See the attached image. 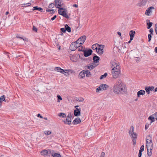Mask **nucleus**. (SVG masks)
Segmentation results:
<instances>
[{"label": "nucleus", "instance_id": "9d476101", "mask_svg": "<svg viewBox=\"0 0 157 157\" xmlns=\"http://www.w3.org/2000/svg\"><path fill=\"white\" fill-rule=\"evenodd\" d=\"M58 9V12L62 16L63 15V13H66L67 11V10L66 9L60 7Z\"/></svg>", "mask_w": 157, "mask_h": 157}, {"label": "nucleus", "instance_id": "c756f323", "mask_svg": "<svg viewBox=\"0 0 157 157\" xmlns=\"http://www.w3.org/2000/svg\"><path fill=\"white\" fill-rule=\"evenodd\" d=\"M83 52L84 53L83 55L85 57L88 56V49L85 50Z\"/></svg>", "mask_w": 157, "mask_h": 157}, {"label": "nucleus", "instance_id": "0eeeda50", "mask_svg": "<svg viewBox=\"0 0 157 157\" xmlns=\"http://www.w3.org/2000/svg\"><path fill=\"white\" fill-rule=\"evenodd\" d=\"M98 46L97 50L96 51L98 54L101 55L103 53V49L105 46L103 45L99 44Z\"/></svg>", "mask_w": 157, "mask_h": 157}, {"label": "nucleus", "instance_id": "49530a36", "mask_svg": "<svg viewBox=\"0 0 157 157\" xmlns=\"http://www.w3.org/2000/svg\"><path fill=\"white\" fill-rule=\"evenodd\" d=\"M54 4L53 3H51L49 5L48 7L49 8H52L54 7Z\"/></svg>", "mask_w": 157, "mask_h": 157}, {"label": "nucleus", "instance_id": "4c0bfd02", "mask_svg": "<svg viewBox=\"0 0 157 157\" xmlns=\"http://www.w3.org/2000/svg\"><path fill=\"white\" fill-rule=\"evenodd\" d=\"M59 115V117H66V115L64 113H60Z\"/></svg>", "mask_w": 157, "mask_h": 157}, {"label": "nucleus", "instance_id": "864d4df0", "mask_svg": "<svg viewBox=\"0 0 157 157\" xmlns=\"http://www.w3.org/2000/svg\"><path fill=\"white\" fill-rule=\"evenodd\" d=\"M149 126V124L147 123L145 125V129L146 130L148 128Z\"/></svg>", "mask_w": 157, "mask_h": 157}, {"label": "nucleus", "instance_id": "4468645a", "mask_svg": "<svg viewBox=\"0 0 157 157\" xmlns=\"http://www.w3.org/2000/svg\"><path fill=\"white\" fill-rule=\"evenodd\" d=\"M81 109L79 108V109H75L74 111V114L75 116H79L81 114Z\"/></svg>", "mask_w": 157, "mask_h": 157}, {"label": "nucleus", "instance_id": "39448f33", "mask_svg": "<svg viewBox=\"0 0 157 157\" xmlns=\"http://www.w3.org/2000/svg\"><path fill=\"white\" fill-rule=\"evenodd\" d=\"M85 75L86 77H88V70H86L82 71L79 74L78 77L80 78H83Z\"/></svg>", "mask_w": 157, "mask_h": 157}, {"label": "nucleus", "instance_id": "58836bf2", "mask_svg": "<svg viewBox=\"0 0 157 157\" xmlns=\"http://www.w3.org/2000/svg\"><path fill=\"white\" fill-rule=\"evenodd\" d=\"M85 50L83 47L81 46L78 48V51H82L83 52Z\"/></svg>", "mask_w": 157, "mask_h": 157}, {"label": "nucleus", "instance_id": "f03ea898", "mask_svg": "<svg viewBox=\"0 0 157 157\" xmlns=\"http://www.w3.org/2000/svg\"><path fill=\"white\" fill-rule=\"evenodd\" d=\"M115 62V61H114L111 62L112 66H114L112 69L111 72L113 78H118L121 71L119 65L118 64L116 65Z\"/></svg>", "mask_w": 157, "mask_h": 157}, {"label": "nucleus", "instance_id": "8fccbe9b", "mask_svg": "<svg viewBox=\"0 0 157 157\" xmlns=\"http://www.w3.org/2000/svg\"><path fill=\"white\" fill-rule=\"evenodd\" d=\"M149 32L150 33V34L152 35L153 34V29L152 28H151L149 30Z\"/></svg>", "mask_w": 157, "mask_h": 157}, {"label": "nucleus", "instance_id": "bb28decb", "mask_svg": "<svg viewBox=\"0 0 157 157\" xmlns=\"http://www.w3.org/2000/svg\"><path fill=\"white\" fill-rule=\"evenodd\" d=\"M16 36L17 38H20L21 39H22L24 41H28V39L27 38H23L22 37L20 36L18 34H17L16 35Z\"/></svg>", "mask_w": 157, "mask_h": 157}, {"label": "nucleus", "instance_id": "f3484780", "mask_svg": "<svg viewBox=\"0 0 157 157\" xmlns=\"http://www.w3.org/2000/svg\"><path fill=\"white\" fill-rule=\"evenodd\" d=\"M146 146L147 149V150H152L153 148V143H146Z\"/></svg>", "mask_w": 157, "mask_h": 157}, {"label": "nucleus", "instance_id": "4be33fe9", "mask_svg": "<svg viewBox=\"0 0 157 157\" xmlns=\"http://www.w3.org/2000/svg\"><path fill=\"white\" fill-rule=\"evenodd\" d=\"M81 122V121L79 117L76 118L73 121V123L75 124H77Z\"/></svg>", "mask_w": 157, "mask_h": 157}, {"label": "nucleus", "instance_id": "f704fd0d", "mask_svg": "<svg viewBox=\"0 0 157 157\" xmlns=\"http://www.w3.org/2000/svg\"><path fill=\"white\" fill-rule=\"evenodd\" d=\"M75 42L76 47L77 48H78L79 47H80L81 45L82 44H81V43H78V42H76V41Z\"/></svg>", "mask_w": 157, "mask_h": 157}, {"label": "nucleus", "instance_id": "473e14b6", "mask_svg": "<svg viewBox=\"0 0 157 157\" xmlns=\"http://www.w3.org/2000/svg\"><path fill=\"white\" fill-rule=\"evenodd\" d=\"M84 99L82 97L76 98V101L79 102L82 101L84 100Z\"/></svg>", "mask_w": 157, "mask_h": 157}, {"label": "nucleus", "instance_id": "393cba45", "mask_svg": "<svg viewBox=\"0 0 157 157\" xmlns=\"http://www.w3.org/2000/svg\"><path fill=\"white\" fill-rule=\"evenodd\" d=\"M65 28L66 31H67L69 33L71 32V28L68 25L66 24L65 25Z\"/></svg>", "mask_w": 157, "mask_h": 157}, {"label": "nucleus", "instance_id": "72a5a7b5", "mask_svg": "<svg viewBox=\"0 0 157 157\" xmlns=\"http://www.w3.org/2000/svg\"><path fill=\"white\" fill-rule=\"evenodd\" d=\"M53 157H61L60 155L59 154L56 153L55 152L53 155Z\"/></svg>", "mask_w": 157, "mask_h": 157}, {"label": "nucleus", "instance_id": "9b49d317", "mask_svg": "<svg viewBox=\"0 0 157 157\" xmlns=\"http://www.w3.org/2000/svg\"><path fill=\"white\" fill-rule=\"evenodd\" d=\"M154 9V7L153 6H151L148 8L147 9L145 12V15L147 16H150V13L152 12V10Z\"/></svg>", "mask_w": 157, "mask_h": 157}, {"label": "nucleus", "instance_id": "cd10ccee", "mask_svg": "<svg viewBox=\"0 0 157 157\" xmlns=\"http://www.w3.org/2000/svg\"><path fill=\"white\" fill-rule=\"evenodd\" d=\"M54 69L55 71H57L60 72L61 73H62V71H63V69L59 67H55Z\"/></svg>", "mask_w": 157, "mask_h": 157}, {"label": "nucleus", "instance_id": "423d86ee", "mask_svg": "<svg viewBox=\"0 0 157 157\" xmlns=\"http://www.w3.org/2000/svg\"><path fill=\"white\" fill-rule=\"evenodd\" d=\"M133 131L134 127L132 125L131 127L130 130L129 131V134L132 139L136 138L137 135L136 133L134 132Z\"/></svg>", "mask_w": 157, "mask_h": 157}, {"label": "nucleus", "instance_id": "6e6552de", "mask_svg": "<svg viewBox=\"0 0 157 157\" xmlns=\"http://www.w3.org/2000/svg\"><path fill=\"white\" fill-rule=\"evenodd\" d=\"M71 113H69L68 115L67 116L66 120L64 121H63L65 124L70 125L71 122Z\"/></svg>", "mask_w": 157, "mask_h": 157}, {"label": "nucleus", "instance_id": "f257e3e1", "mask_svg": "<svg viewBox=\"0 0 157 157\" xmlns=\"http://www.w3.org/2000/svg\"><path fill=\"white\" fill-rule=\"evenodd\" d=\"M113 90L115 93L119 94L125 92L126 89L125 86L122 85L121 80L118 79L114 84Z\"/></svg>", "mask_w": 157, "mask_h": 157}, {"label": "nucleus", "instance_id": "4d7b16f0", "mask_svg": "<svg viewBox=\"0 0 157 157\" xmlns=\"http://www.w3.org/2000/svg\"><path fill=\"white\" fill-rule=\"evenodd\" d=\"M155 31L156 34L157 35V24H156L155 25Z\"/></svg>", "mask_w": 157, "mask_h": 157}, {"label": "nucleus", "instance_id": "2f4dec72", "mask_svg": "<svg viewBox=\"0 0 157 157\" xmlns=\"http://www.w3.org/2000/svg\"><path fill=\"white\" fill-rule=\"evenodd\" d=\"M108 74L107 73H105L103 75H101L100 77V79H103L105 78L107 75Z\"/></svg>", "mask_w": 157, "mask_h": 157}, {"label": "nucleus", "instance_id": "603ef678", "mask_svg": "<svg viewBox=\"0 0 157 157\" xmlns=\"http://www.w3.org/2000/svg\"><path fill=\"white\" fill-rule=\"evenodd\" d=\"M46 11L47 12H51V11H52V13H53V12H54V10H50V9H47L46 10Z\"/></svg>", "mask_w": 157, "mask_h": 157}, {"label": "nucleus", "instance_id": "c85d7f7f", "mask_svg": "<svg viewBox=\"0 0 157 157\" xmlns=\"http://www.w3.org/2000/svg\"><path fill=\"white\" fill-rule=\"evenodd\" d=\"M99 44L97 43L95 44H94L92 45V48L93 50H97V47H98V45Z\"/></svg>", "mask_w": 157, "mask_h": 157}, {"label": "nucleus", "instance_id": "09e8293b", "mask_svg": "<svg viewBox=\"0 0 157 157\" xmlns=\"http://www.w3.org/2000/svg\"><path fill=\"white\" fill-rule=\"evenodd\" d=\"M23 5H24L26 7H28L30 6L31 3H24Z\"/></svg>", "mask_w": 157, "mask_h": 157}, {"label": "nucleus", "instance_id": "ddd939ff", "mask_svg": "<svg viewBox=\"0 0 157 157\" xmlns=\"http://www.w3.org/2000/svg\"><path fill=\"white\" fill-rule=\"evenodd\" d=\"M154 87L153 86L147 87L146 86L145 87V89L146 90V92L148 94H149L150 93V91H152L154 89Z\"/></svg>", "mask_w": 157, "mask_h": 157}, {"label": "nucleus", "instance_id": "dca6fc26", "mask_svg": "<svg viewBox=\"0 0 157 157\" xmlns=\"http://www.w3.org/2000/svg\"><path fill=\"white\" fill-rule=\"evenodd\" d=\"M98 65L99 63H92L89 65V69L92 70L97 66Z\"/></svg>", "mask_w": 157, "mask_h": 157}, {"label": "nucleus", "instance_id": "b1692460", "mask_svg": "<svg viewBox=\"0 0 157 157\" xmlns=\"http://www.w3.org/2000/svg\"><path fill=\"white\" fill-rule=\"evenodd\" d=\"M48 152V150L45 149L42 150L40 151L41 154L44 156H47Z\"/></svg>", "mask_w": 157, "mask_h": 157}, {"label": "nucleus", "instance_id": "ea45409f", "mask_svg": "<svg viewBox=\"0 0 157 157\" xmlns=\"http://www.w3.org/2000/svg\"><path fill=\"white\" fill-rule=\"evenodd\" d=\"M44 133L45 135H48L51 133V132L49 131H46L44 132Z\"/></svg>", "mask_w": 157, "mask_h": 157}, {"label": "nucleus", "instance_id": "c9c22d12", "mask_svg": "<svg viewBox=\"0 0 157 157\" xmlns=\"http://www.w3.org/2000/svg\"><path fill=\"white\" fill-rule=\"evenodd\" d=\"M59 1H60V0H55V6L57 8H60V7L57 6V4L58 3H59Z\"/></svg>", "mask_w": 157, "mask_h": 157}, {"label": "nucleus", "instance_id": "c03bdc74", "mask_svg": "<svg viewBox=\"0 0 157 157\" xmlns=\"http://www.w3.org/2000/svg\"><path fill=\"white\" fill-rule=\"evenodd\" d=\"M33 31L35 32H37V28L35 27V26H33Z\"/></svg>", "mask_w": 157, "mask_h": 157}, {"label": "nucleus", "instance_id": "69168bd1", "mask_svg": "<svg viewBox=\"0 0 157 157\" xmlns=\"http://www.w3.org/2000/svg\"><path fill=\"white\" fill-rule=\"evenodd\" d=\"M73 6L74 7H78V6L76 4H75L73 5Z\"/></svg>", "mask_w": 157, "mask_h": 157}, {"label": "nucleus", "instance_id": "a18cd8bd", "mask_svg": "<svg viewBox=\"0 0 157 157\" xmlns=\"http://www.w3.org/2000/svg\"><path fill=\"white\" fill-rule=\"evenodd\" d=\"M60 30L62 33H65L66 32V30L65 28H61Z\"/></svg>", "mask_w": 157, "mask_h": 157}, {"label": "nucleus", "instance_id": "79ce46f5", "mask_svg": "<svg viewBox=\"0 0 157 157\" xmlns=\"http://www.w3.org/2000/svg\"><path fill=\"white\" fill-rule=\"evenodd\" d=\"M5 95H3L2 96L0 97V100L1 101H4L5 100Z\"/></svg>", "mask_w": 157, "mask_h": 157}, {"label": "nucleus", "instance_id": "e2e57ef3", "mask_svg": "<svg viewBox=\"0 0 157 157\" xmlns=\"http://www.w3.org/2000/svg\"><path fill=\"white\" fill-rule=\"evenodd\" d=\"M142 152L139 151V154H138V157H141L142 156Z\"/></svg>", "mask_w": 157, "mask_h": 157}, {"label": "nucleus", "instance_id": "bf43d9fd", "mask_svg": "<svg viewBox=\"0 0 157 157\" xmlns=\"http://www.w3.org/2000/svg\"><path fill=\"white\" fill-rule=\"evenodd\" d=\"M105 155V153L104 152H102L100 156V157H104Z\"/></svg>", "mask_w": 157, "mask_h": 157}, {"label": "nucleus", "instance_id": "680f3d73", "mask_svg": "<svg viewBox=\"0 0 157 157\" xmlns=\"http://www.w3.org/2000/svg\"><path fill=\"white\" fill-rule=\"evenodd\" d=\"M153 115L154 116L155 118V119L157 120V112L154 113Z\"/></svg>", "mask_w": 157, "mask_h": 157}, {"label": "nucleus", "instance_id": "20e7f679", "mask_svg": "<svg viewBox=\"0 0 157 157\" xmlns=\"http://www.w3.org/2000/svg\"><path fill=\"white\" fill-rule=\"evenodd\" d=\"M109 87V86L106 84H101L99 87L96 89V92L98 93L106 90Z\"/></svg>", "mask_w": 157, "mask_h": 157}, {"label": "nucleus", "instance_id": "7ed1b4c3", "mask_svg": "<svg viewBox=\"0 0 157 157\" xmlns=\"http://www.w3.org/2000/svg\"><path fill=\"white\" fill-rule=\"evenodd\" d=\"M154 0H140L138 4L139 7H143L148 6V5L152 2Z\"/></svg>", "mask_w": 157, "mask_h": 157}, {"label": "nucleus", "instance_id": "774afa93", "mask_svg": "<svg viewBox=\"0 0 157 157\" xmlns=\"http://www.w3.org/2000/svg\"><path fill=\"white\" fill-rule=\"evenodd\" d=\"M155 52H156V53H157V47H156L155 48Z\"/></svg>", "mask_w": 157, "mask_h": 157}, {"label": "nucleus", "instance_id": "0e129e2a", "mask_svg": "<svg viewBox=\"0 0 157 157\" xmlns=\"http://www.w3.org/2000/svg\"><path fill=\"white\" fill-rule=\"evenodd\" d=\"M68 70H63V71H62V73H63L64 72L65 73H68L67 71Z\"/></svg>", "mask_w": 157, "mask_h": 157}, {"label": "nucleus", "instance_id": "aec40b11", "mask_svg": "<svg viewBox=\"0 0 157 157\" xmlns=\"http://www.w3.org/2000/svg\"><path fill=\"white\" fill-rule=\"evenodd\" d=\"M152 135H149L147 136L146 139V143H152Z\"/></svg>", "mask_w": 157, "mask_h": 157}, {"label": "nucleus", "instance_id": "3c124183", "mask_svg": "<svg viewBox=\"0 0 157 157\" xmlns=\"http://www.w3.org/2000/svg\"><path fill=\"white\" fill-rule=\"evenodd\" d=\"M136 138H134V139H132V142H133V145H135L136 144Z\"/></svg>", "mask_w": 157, "mask_h": 157}, {"label": "nucleus", "instance_id": "6e6d98bb", "mask_svg": "<svg viewBox=\"0 0 157 157\" xmlns=\"http://www.w3.org/2000/svg\"><path fill=\"white\" fill-rule=\"evenodd\" d=\"M57 97L58 98V99L60 100H62V98L61 96L59 95H57Z\"/></svg>", "mask_w": 157, "mask_h": 157}, {"label": "nucleus", "instance_id": "7c9ffc66", "mask_svg": "<svg viewBox=\"0 0 157 157\" xmlns=\"http://www.w3.org/2000/svg\"><path fill=\"white\" fill-rule=\"evenodd\" d=\"M152 25V23L151 22H147V28L148 29H149L151 27Z\"/></svg>", "mask_w": 157, "mask_h": 157}, {"label": "nucleus", "instance_id": "a211bd4d", "mask_svg": "<svg viewBox=\"0 0 157 157\" xmlns=\"http://www.w3.org/2000/svg\"><path fill=\"white\" fill-rule=\"evenodd\" d=\"M145 93V91L144 90H140L138 91L137 93V96L138 98L140 97L141 95H144Z\"/></svg>", "mask_w": 157, "mask_h": 157}, {"label": "nucleus", "instance_id": "1a4fd4ad", "mask_svg": "<svg viewBox=\"0 0 157 157\" xmlns=\"http://www.w3.org/2000/svg\"><path fill=\"white\" fill-rule=\"evenodd\" d=\"M86 38V37L85 36H83L79 38L76 41V42H78V43H81V44H83L85 41Z\"/></svg>", "mask_w": 157, "mask_h": 157}, {"label": "nucleus", "instance_id": "a878e982", "mask_svg": "<svg viewBox=\"0 0 157 157\" xmlns=\"http://www.w3.org/2000/svg\"><path fill=\"white\" fill-rule=\"evenodd\" d=\"M155 117L152 116V115L150 116L148 118V119L149 120L151 121L150 124H151V123L155 121Z\"/></svg>", "mask_w": 157, "mask_h": 157}, {"label": "nucleus", "instance_id": "a19ab883", "mask_svg": "<svg viewBox=\"0 0 157 157\" xmlns=\"http://www.w3.org/2000/svg\"><path fill=\"white\" fill-rule=\"evenodd\" d=\"M144 146L143 145H142L140 148V149L139 150V151L141 152H142L144 151Z\"/></svg>", "mask_w": 157, "mask_h": 157}, {"label": "nucleus", "instance_id": "13d9d810", "mask_svg": "<svg viewBox=\"0 0 157 157\" xmlns=\"http://www.w3.org/2000/svg\"><path fill=\"white\" fill-rule=\"evenodd\" d=\"M37 116L38 117H40L41 118H43V117L40 113H39L38 114H37Z\"/></svg>", "mask_w": 157, "mask_h": 157}, {"label": "nucleus", "instance_id": "5701e85b", "mask_svg": "<svg viewBox=\"0 0 157 157\" xmlns=\"http://www.w3.org/2000/svg\"><path fill=\"white\" fill-rule=\"evenodd\" d=\"M33 10H37L41 12H43V9L41 7H38L37 6H34L33 9Z\"/></svg>", "mask_w": 157, "mask_h": 157}, {"label": "nucleus", "instance_id": "052dcab7", "mask_svg": "<svg viewBox=\"0 0 157 157\" xmlns=\"http://www.w3.org/2000/svg\"><path fill=\"white\" fill-rule=\"evenodd\" d=\"M57 16L56 15H54L53 17L51 18L52 21H53L55 20L56 17Z\"/></svg>", "mask_w": 157, "mask_h": 157}, {"label": "nucleus", "instance_id": "e433bc0d", "mask_svg": "<svg viewBox=\"0 0 157 157\" xmlns=\"http://www.w3.org/2000/svg\"><path fill=\"white\" fill-rule=\"evenodd\" d=\"M152 151V150H147V154L149 156H150L151 155Z\"/></svg>", "mask_w": 157, "mask_h": 157}, {"label": "nucleus", "instance_id": "5fc2aeb1", "mask_svg": "<svg viewBox=\"0 0 157 157\" xmlns=\"http://www.w3.org/2000/svg\"><path fill=\"white\" fill-rule=\"evenodd\" d=\"M92 51L90 49H89V56H90L92 53Z\"/></svg>", "mask_w": 157, "mask_h": 157}, {"label": "nucleus", "instance_id": "37998d69", "mask_svg": "<svg viewBox=\"0 0 157 157\" xmlns=\"http://www.w3.org/2000/svg\"><path fill=\"white\" fill-rule=\"evenodd\" d=\"M63 17H65L66 18H68L69 17L68 16V15L67 14V13H64L63 14Z\"/></svg>", "mask_w": 157, "mask_h": 157}, {"label": "nucleus", "instance_id": "de8ad7c7", "mask_svg": "<svg viewBox=\"0 0 157 157\" xmlns=\"http://www.w3.org/2000/svg\"><path fill=\"white\" fill-rule=\"evenodd\" d=\"M151 35V34H149L148 35V41L149 42H150L151 41V37H152Z\"/></svg>", "mask_w": 157, "mask_h": 157}, {"label": "nucleus", "instance_id": "338daca9", "mask_svg": "<svg viewBox=\"0 0 157 157\" xmlns=\"http://www.w3.org/2000/svg\"><path fill=\"white\" fill-rule=\"evenodd\" d=\"M117 34L120 36H121V32H117Z\"/></svg>", "mask_w": 157, "mask_h": 157}, {"label": "nucleus", "instance_id": "6ab92c4d", "mask_svg": "<svg viewBox=\"0 0 157 157\" xmlns=\"http://www.w3.org/2000/svg\"><path fill=\"white\" fill-rule=\"evenodd\" d=\"M48 152L47 156L50 157L51 155L52 156H53V155L55 153V151L53 150L48 149Z\"/></svg>", "mask_w": 157, "mask_h": 157}, {"label": "nucleus", "instance_id": "2eb2a0df", "mask_svg": "<svg viewBox=\"0 0 157 157\" xmlns=\"http://www.w3.org/2000/svg\"><path fill=\"white\" fill-rule=\"evenodd\" d=\"M75 44V42H72L70 46V49L71 51H74L77 49Z\"/></svg>", "mask_w": 157, "mask_h": 157}, {"label": "nucleus", "instance_id": "412c9836", "mask_svg": "<svg viewBox=\"0 0 157 157\" xmlns=\"http://www.w3.org/2000/svg\"><path fill=\"white\" fill-rule=\"evenodd\" d=\"M129 35L131 40H133L135 36V32L133 30H131L129 32Z\"/></svg>", "mask_w": 157, "mask_h": 157}, {"label": "nucleus", "instance_id": "f8f14e48", "mask_svg": "<svg viewBox=\"0 0 157 157\" xmlns=\"http://www.w3.org/2000/svg\"><path fill=\"white\" fill-rule=\"evenodd\" d=\"M94 56L93 57V60L94 63H97L99 64V61L100 60V58L96 55L94 54Z\"/></svg>", "mask_w": 157, "mask_h": 157}]
</instances>
